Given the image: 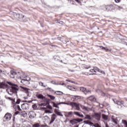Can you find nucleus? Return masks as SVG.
Returning a JSON list of instances; mask_svg holds the SVG:
<instances>
[{
	"mask_svg": "<svg viewBox=\"0 0 127 127\" xmlns=\"http://www.w3.org/2000/svg\"><path fill=\"white\" fill-rule=\"evenodd\" d=\"M84 124H85V125H89V126H91L92 127H93L94 123H92L91 121L87 120V121H84L83 122Z\"/></svg>",
	"mask_w": 127,
	"mask_h": 127,
	"instance_id": "2eb2a0df",
	"label": "nucleus"
},
{
	"mask_svg": "<svg viewBox=\"0 0 127 127\" xmlns=\"http://www.w3.org/2000/svg\"><path fill=\"white\" fill-rule=\"evenodd\" d=\"M77 104L78 103H76L75 102H70V103L66 104V105L71 106V107H72V108H73V107H76V106H77Z\"/></svg>",
	"mask_w": 127,
	"mask_h": 127,
	"instance_id": "aec40b11",
	"label": "nucleus"
},
{
	"mask_svg": "<svg viewBox=\"0 0 127 127\" xmlns=\"http://www.w3.org/2000/svg\"><path fill=\"white\" fill-rule=\"evenodd\" d=\"M80 90L81 91V92H83L85 95L88 94V93H91V91L90 90H86V89L83 87H80Z\"/></svg>",
	"mask_w": 127,
	"mask_h": 127,
	"instance_id": "1a4fd4ad",
	"label": "nucleus"
},
{
	"mask_svg": "<svg viewBox=\"0 0 127 127\" xmlns=\"http://www.w3.org/2000/svg\"><path fill=\"white\" fill-rule=\"evenodd\" d=\"M36 97L38 98V99H40V100H43V99H45V97H44L42 94H37L36 95Z\"/></svg>",
	"mask_w": 127,
	"mask_h": 127,
	"instance_id": "f3484780",
	"label": "nucleus"
},
{
	"mask_svg": "<svg viewBox=\"0 0 127 127\" xmlns=\"http://www.w3.org/2000/svg\"><path fill=\"white\" fill-rule=\"evenodd\" d=\"M54 112L55 114H56V115H57L58 116H60V117H63V115L61 112H60V110L57 109H55Z\"/></svg>",
	"mask_w": 127,
	"mask_h": 127,
	"instance_id": "ddd939ff",
	"label": "nucleus"
},
{
	"mask_svg": "<svg viewBox=\"0 0 127 127\" xmlns=\"http://www.w3.org/2000/svg\"><path fill=\"white\" fill-rule=\"evenodd\" d=\"M65 117H66V118H69V116L73 115V112L70 111L69 112H65Z\"/></svg>",
	"mask_w": 127,
	"mask_h": 127,
	"instance_id": "393cba45",
	"label": "nucleus"
},
{
	"mask_svg": "<svg viewBox=\"0 0 127 127\" xmlns=\"http://www.w3.org/2000/svg\"><path fill=\"white\" fill-rule=\"evenodd\" d=\"M52 104L53 107H54L55 108H57L58 109H59V106H59V104H58L59 103H56L54 102H52Z\"/></svg>",
	"mask_w": 127,
	"mask_h": 127,
	"instance_id": "4be33fe9",
	"label": "nucleus"
},
{
	"mask_svg": "<svg viewBox=\"0 0 127 127\" xmlns=\"http://www.w3.org/2000/svg\"><path fill=\"white\" fill-rule=\"evenodd\" d=\"M58 23H60V24H63V21H61L60 22H58Z\"/></svg>",
	"mask_w": 127,
	"mask_h": 127,
	"instance_id": "4d7b16f0",
	"label": "nucleus"
},
{
	"mask_svg": "<svg viewBox=\"0 0 127 127\" xmlns=\"http://www.w3.org/2000/svg\"><path fill=\"white\" fill-rule=\"evenodd\" d=\"M45 119L46 120H50V118L48 116H45Z\"/></svg>",
	"mask_w": 127,
	"mask_h": 127,
	"instance_id": "8fccbe9b",
	"label": "nucleus"
},
{
	"mask_svg": "<svg viewBox=\"0 0 127 127\" xmlns=\"http://www.w3.org/2000/svg\"><path fill=\"white\" fill-rule=\"evenodd\" d=\"M59 93H62V92L59 91L56 92V94H57V95H60V94H59Z\"/></svg>",
	"mask_w": 127,
	"mask_h": 127,
	"instance_id": "49530a36",
	"label": "nucleus"
},
{
	"mask_svg": "<svg viewBox=\"0 0 127 127\" xmlns=\"http://www.w3.org/2000/svg\"><path fill=\"white\" fill-rule=\"evenodd\" d=\"M95 127H101V126H100L99 125H97L95 126Z\"/></svg>",
	"mask_w": 127,
	"mask_h": 127,
	"instance_id": "13d9d810",
	"label": "nucleus"
},
{
	"mask_svg": "<svg viewBox=\"0 0 127 127\" xmlns=\"http://www.w3.org/2000/svg\"><path fill=\"white\" fill-rule=\"evenodd\" d=\"M11 117H12V115L11 114L9 113H7L4 116V119L6 121H10L11 120Z\"/></svg>",
	"mask_w": 127,
	"mask_h": 127,
	"instance_id": "39448f33",
	"label": "nucleus"
},
{
	"mask_svg": "<svg viewBox=\"0 0 127 127\" xmlns=\"http://www.w3.org/2000/svg\"><path fill=\"white\" fill-rule=\"evenodd\" d=\"M115 2L119 3L121 1V0H115Z\"/></svg>",
	"mask_w": 127,
	"mask_h": 127,
	"instance_id": "6e6d98bb",
	"label": "nucleus"
},
{
	"mask_svg": "<svg viewBox=\"0 0 127 127\" xmlns=\"http://www.w3.org/2000/svg\"><path fill=\"white\" fill-rule=\"evenodd\" d=\"M40 106H44V104L42 103V104H41L40 105Z\"/></svg>",
	"mask_w": 127,
	"mask_h": 127,
	"instance_id": "69168bd1",
	"label": "nucleus"
},
{
	"mask_svg": "<svg viewBox=\"0 0 127 127\" xmlns=\"http://www.w3.org/2000/svg\"><path fill=\"white\" fill-rule=\"evenodd\" d=\"M8 84L10 86H11L9 88V91H7V89H6V91L7 92L8 95L10 96H12L13 94H17V92H18V86L17 84H13L11 82H0V89H5V88H7L8 87Z\"/></svg>",
	"mask_w": 127,
	"mask_h": 127,
	"instance_id": "f257e3e1",
	"label": "nucleus"
},
{
	"mask_svg": "<svg viewBox=\"0 0 127 127\" xmlns=\"http://www.w3.org/2000/svg\"><path fill=\"white\" fill-rule=\"evenodd\" d=\"M89 99L91 102H96V98L93 95L89 96Z\"/></svg>",
	"mask_w": 127,
	"mask_h": 127,
	"instance_id": "6ab92c4d",
	"label": "nucleus"
},
{
	"mask_svg": "<svg viewBox=\"0 0 127 127\" xmlns=\"http://www.w3.org/2000/svg\"><path fill=\"white\" fill-rule=\"evenodd\" d=\"M21 108L24 111H26V110H29V104L27 103H23L21 105Z\"/></svg>",
	"mask_w": 127,
	"mask_h": 127,
	"instance_id": "423d86ee",
	"label": "nucleus"
},
{
	"mask_svg": "<svg viewBox=\"0 0 127 127\" xmlns=\"http://www.w3.org/2000/svg\"><path fill=\"white\" fill-rule=\"evenodd\" d=\"M48 97H49V98H50L52 100H54L55 99V97H54V96L48 94L47 95Z\"/></svg>",
	"mask_w": 127,
	"mask_h": 127,
	"instance_id": "7c9ffc66",
	"label": "nucleus"
},
{
	"mask_svg": "<svg viewBox=\"0 0 127 127\" xmlns=\"http://www.w3.org/2000/svg\"><path fill=\"white\" fill-rule=\"evenodd\" d=\"M20 125L17 124H14L12 126V127H20Z\"/></svg>",
	"mask_w": 127,
	"mask_h": 127,
	"instance_id": "e433bc0d",
	"label": "nucleus"
},
{
	"mask_svg": "<svg viewBox=\"0 0 127 127\" xmlns=\"http://www.w3.org/2000/svg\"><path fill=\"white\" fill-rule=\"evenodd\" d=\"M122 122H123V123L124 124V125H125V127H127V121L123 120Z\"/></svg>",
	"mask_w": 127,
	"mask_h": 127,
	"instance_id": "4c0bfd02",
	"label": "nucleus"
},
{
	"mask_svg": "<svg viewBox=\"0 0 127 127\" xmlns=\"http://www.w3.org/2000/svg\"><path fill=\"white\" fill-rule=\"evenodd\" d=\"M39 85L40 86H42V87H44V88H45V86L43 85V83L40 82H39Z\"/></svg>",
	"mask_w": 127,
	"mask_h": 127,
	"instance_id": "37998d69",
	"label": "nucleus"
},
{
	"mask_svg": "<svg viewBox=\"0 0 127 127\" xmlns=\"http://www.w3.org/2000/svg\"><path fill=\"white\" fill-rule=\"evenodd\" d=\"M4 98H5V99H6L7 100H9L10 101H13L14 103L15 102V99L11 98L6 95H5Z\"/></svg>",
	"mask_w": 127,
	"mask_h": 127,
	"instance_id": "412c9836",
	"label": "nucleus"
},
{
	"mask_svg": "<svg viewBox=\"0 0 127 127\" xmlns=\"http://www.w3.org/2000/svg\"><path fill=\"white\" fill-rule=\"evenodd\" d=\"M20 115V116H22V117H24V116H26V113H25V112L21 111Z\"/></svg>",
	"mask_w": 127,
	"mask_h": 127,
	"instance_id": "c756f323",
	"label": "nucleus"
},
{
	"mask_svg": "<svg viewBox=\"0 0 127 127\" xmlns=\"http://www.w3.org/2000/svg\"><path fill=\"white\" fill-rule=\"evenodd\" d=\"M94 72H99L100 73H103V72H104L101 70L99 68H98L97 67H94Z\"/></svg>",
	"mask_w": 127,
	"mask_h": 127,
	"instance_id": "bb28decb",
	"label": "nucleus"
},
{
	"mask_svg": "<svg viewBox=\"0 0 127 127\" xmlns=\"http://www.w3.org/2000/svg\"><path fill=\"white\" fill-rule=\"evenodd\" d=\"M45 113L46 114H52V112L50 110H46Z\"/></svg>",
	"mask_w": 127,
	"mask_h": 127,
	"instance_id": "a19ab883",
	"label": "nucleus"
},
{
	"mask_svg": "<svg viewBox=\"0 0 127 127\" xmlns=\"http://www.w3.org/2000/svg\"><path fill=\"white\" fill-rule=\"evenodd\" d=\"M38 84L37 83H35L32 85V87L34 89H36V88H37V86H38Z\"/></svg>",
	"mask_w": 127,
	"mask_h": 127,
	"instance_id": "473e14b6",
	"label": "nucleus"
},
{
	"mask_svg": "<svg viewBox=\"0 0 127 127\" xmlns=\"http://www.w3.org/2000/svg\"><path fill=\"white\" fill-rule=\"evenodd\" d=\"M80 107L81 108V109H82V110H84L85 111H87V112L90 111V110H91L90 108L88 107L84 106L79 103H77L75 106L76 110H77V111H80Z\"/></svg>",
	"mask_w": 127,
	"mask_h": 127,
	"instance_id": "7ed1b4c3",
	"label": "nucleus"
},
{
	"mask_svg": "<svg viewBox=\"0 0 127 127\" xmlns=\"http://www.w3.org/2000/svg\"><path fill=\"white\" fill-rule=\"evenodd\" d=\"M44 127V125H41L40 123H35L32 125V127Z\"/></svg>",
	"mask_w": 127,
	"mask_h": 127,
	"instance_id": "dca6fc26",
	"label": "nucleus"
},
{
	"mask_svg": "<svg viewBox=\"0 0 127 127\" xmlns=\"http://www.w3.org/2000/svg\"><path fill=\"white\" fill-rule=\"evenodd\" d=\"M30 119H34L36 117V114L34 111H30L28 114Z\"/></svg>",
	"mask_w": 127,
	"mask_h": 127,
	"instance_id": "0eeeda50",
	"label": "nucleus"
},
{
	"mask_svg": "<svg viewBox=\"0 0 127 127\" xmlns=\"http://www.w3.org/2000/svg\"><path fill=\"white\" fill-rule=\"evenodd\" d=\"M20 88H21V89H22V90L25 91L26 93H28V91L30 90L29 89L23 86H20Z\"/></svg>",
	"mask_w": 127,
	"mask_h": 127,
	"instance_id": "5701e85b",
	"label": "nucleus"
},
{
	"mask_svg": "<svg viewBox=\"0 0 127 127\" xmlns=\"http://www.w3.org/2000/svg\"><path fill=\"white\" fill-rule=\"evenodd\" d=\"M113 122H114V123H115V124H116V125H117V124H118L117 121H115V120H113Z\"/></svg>",
	"mask_w": 127,
	"mask_h": 127,
	"instance_id": "bf43d9fd",
	"label": "nucleus"
},
{
	"mask_svg": "<svg viewBox=\"0 0 127 127\" xmlns=\"http://www.w3.org/2000/svg\"><path fill=\"white\" fill-rule=\"evenodd\" d=\"M32 108L34 109V110H36L37 109V105L36 104H34L32 105Z\"/></svg>",
	"mask_w": 127,
	"mask_h": 127,
	"instance_id": "58836bf2",
	"label": "nucleus"
},
{
	"mask_svg": "<svg viewBox=\"0 0 127 127\" xmlns=\"http://www.w3.org/2000/svg\"><path fill=\"white\" fill-rule=\"evenodd\" d=\"M66 82H69L70 83H75V82L72 81V80H66Z\"/></svg>",
	"mask_w": 127,
	"mask_h": 127,
	"instance_id": "de8ad7c7",
	"label": "nucleus"
},
{
	"mask_svg": "<svg viewBox=\"0 0 127 127\" xmlns=\"http://www.w3.org/2000/svg\"><path fill=\"white\" fill-rule=\"evenodd\" d=\"M59 85H62V86H64V85H65V83H59Z\"/></svg>",
	"mask_w": 127,
	"mask_h": 127,
	"instance_id": "052dcab7",
	"label": "nucleus"
},
{
	"mask_svg": "<svg viewBox=\"0 0 127 127\" xmlns=\"http://www.w3.org/2000/svg\"><path fill=\"white\" fill-rule=\"evenodd\" d=\"M101 112L95 113L94 115H92V117L97 121H100L101 120Z\"/></svg>",
	"mask_w": 127,
	"mask_h": 127,
	"instance_id": "20e7f679",
	"label": "nucleus"
},
{
	"mask_svg": "<svg viewBox=\"0 0 127 127\" xmlns=\"http://www.w3.org/2000/svg\"><path fill=\"white\" fill-rule=\"evenodd\" d=\"M28 103H32V101H27Z\"/></svg>",
	"mask_w": 127,
	"mask_h": 127,
	"instance_id": "e2e57ef3",
	"label": "nucleus"
},
{
	"mask_svg": "<svg viewBox=\"0 0 127 127\" xmlns=\"http://www.w3.org/2000/svg\"><path fill=\"white\" fill-rule=\"evenodd\" d=\"M102 119L104 120V121H107L108 120V119H109V116L105 114H102Z\"/></svg>",
	"mask_w": 127,
	"mask_h": 127,
	"instance_id": "b1692460",
	"label": "nucleus"
},
{
	"mask_svg": "<svg viewBox=\"0 0 127 127\" xmlns=\"http://www.w3.org/2000/svg\"><path fill=\"white\" fill-rule=\"evenodd\" d=\"M99 107L100 108H104V105L102 104H99Z\"/></svg>",
	"mask_w": 127,
	"mask_h": 127,
	"instance_id": "3c124183",
	"label": "nucleus"
},
{
	"mask_svg": "<svg viewBox=\"0 0 127 127\" xmlns=\"http://www.w3.org/2000/svg\"><path fill=\"white\" fill-rule=\"evenodd\" d=\"M75 122H76V120H75V119H73L70 121V124H71V125H75Z\"/></svg>",
	"mask_w": 127,
	"mask_h": 127,
	"instance_id": "f704fd0d",
	"label": "nucleus"
},
{
	"mask_svg": "<svg viewBox=\"0 0 127 127\" xmlns=\"http://www.w3.org/2000/svg\"><path fill=\"white\" fill-rule=\"evenodd\" d=\"M74 115H76V116H78V117H79L80 118H84V115L83 114H80L79 112H74Z\"/></svg>",
	"mask_w": 127,
	"mask_h": 127,
	"instance_id": "a211bd4d",
	"label": "nucleus"
},
{
	"mask_svg": "<svg viewBox=\"0 0 127 127\" xmlns=\"http://www.w3.org/2000/svg\"><path fill=\"white\" fill-rule=\"evenodd\" d=\"M30 127V126H24V127Z\"/></svg>",
	"mask_w": 127,
	"mask_h": 127,
	"instance_id": "774afa93",
	"label": "nucleus"
},
{
	"mask_svg": "<svg viewBox=\"0 0 127 127\" xmlns=\"http://www.w3.org/2000/svg\"><path fill=\"white\" fill-rule=\"evenodd\" d=\"M105 8L108 11L113 10L114 8V6L112 4L107 5V6H106Z\"/></svg>",
	"mask_w": 127,
	"mask_h": 127,
	"instance_id": "9b49d317",
	"label": "nucleus"
},
{
	"mask_svg": "<svg viewBox=\"0 0 127 127\" xmlns=\"http://www.w3.org/2000/svg\"><path fill=\"white\" fill-rule=\"evenodd\" d=\"M20 113H21L20 111H16L15 112V115H20Z\"/></svg>",
	"mask_w": 127,
	"mask_h": 127,
	"instance_id": "c03bdc74",
	"label": "nucleus"
},
{
	"mask_svg": "<svg viewBox=\"0 0 127 127\" xmlns=\"http://www.w3.org/2000/svg\"><path fill=\"white\" fill-rule=\"evenodd\" d=\"M67 104L68 103H65V102H60L58 104V105H61V104H64V105H67Z\"/></svg>",
	"mask_w": 127,
	"mask_h": 127,
	"instance_id": "79ce46f5",
	"label": "nucleus"
},
{
	"mask_svg": "<svg viewBox=\"0 0 127 127\" xmlns=\"http://www.w3.org/2000/svg\"><path fill=\"white\" fill-rule=\"evenodd\" d=\"M75 122H77L78 123H81V122H83V119H75Z\"/></svg>",
	"mask_w": 127,
	"mask_h": 127,
	"instance_id": "2f4dec72",
	"label": "nucleus"
},
{
	"mask_svg": "<svg viewBox=\"0 0 127 127\" xmlns=\"http://www.w3.org/2000/svg\"><path fill=\"white\" fill-rule=\"evenodd\" d=\"M14 17H15V18H16L17 19L22 20V21H23V22H25L27 20H26V19H24V15L17 14V13H14Z\"/></svg>",
	"mask_w": 127,
	"mask_h": 127,
	"instance_id": "f03ea898",
	"label": "nucleus"
},
{
	"mask_svg": "<svg viewBox=\"0 0 127 127\" xmlns=\"http://www.w3.org/2000/svg\"><path fill=\"white\" fill-rule=\"evenodd\" d=\"M47 108L50 110H52L53 109L52 106H51V105H48Z\"/></svg>",
	"mask_w": 127,
	"mask_h": 127,
	"instance_id": "a18cd8bd",
	"label": "nucleus"
},
{
	"mask_svg": "<svg viewBox=\"0 0 127 127\" xmlns=\"http://www.w3.org/2000/svg\"><path fill=\"white\" fill-rule=\"evenodd\" d=\"M73 97L75 98V100H80L81 99V97L79 96H73Z\"/></svg>",
	"mask_w": 127,
	"mask_h": 127,
	"instance_id": "c9c22d12",
	"label": "nucleus"
},
{
	"mask_svg": "<svg viewBox=\"0 0 127 127\" xmlns=\"http://www.w3.org/2000/svg\"><path fill=\"white\" fill-rule=\"evenodd\" d=\"M53 58L55 61H58L60 58H59V56H54Z\"/></svg>",
	"mask_w": 127,
	"mask_h": 127,
	"instance_id": "c85d7f7f",
	"label": "nucleus"
},
{
	"mask_svg": "<svg viewBox=\"0 0 127 127\" xmlns=\"http://www.w3.org/2000/svg\"><path fill=\"white\" fill-rule=\"evenodd\" d=\"M21 102V100L20 99H17V101L16 102V104H17L18 105L20 104V103Z\"/></svg>",
	"mask_w": 127,
	"mask_h": 127,
	"instance_id": "ea45409f",
	"label": "nucleus"
},
{
	"mask_svg": "<svg viewBox=\"0 0 127 127\" xmlns=\"http://www.w3.org/2000/svg\"><path fill=\"white\" fill-rule=\"evenodd\" d=\"M51 84H55H55H56V82L55 81H54V80L51 81Z\"/></svg>",
	"mask_w": 127,
	"mask_h": 127,
	"instance_id": "09e8293b",
	"label": "nucleus"
},
{
	"mask_svg": "<svg viewBox=\"0 0 127 127\" xmlns=\"http://www.w3.org/2000/svg\"><path fill=\"white\" fill-rule=\"evenodd\" d=\"M100 48H102V49H104V50H106L107 52H111V50L109 49L107 47L105 48L103 46H100Z\"/></svg>",
	"mask_w": 127,
	"mask_h": 127,
	"instance_id": "cd10ccee",
	"label": "nucleus"
},
{
	"mask_svg": "<svg viewBox=\"0 0 127 127\" xmlns=\"http://www.w3.org/2000/svg\"><path fill=\"white\" fill-rule=\"evenodd\" d=\"M114 103L116 104L117 105H118V106H122V105H124L125 104V102L124 101H115V100H113Z\"/></svg>",
	"mask_w": 127,
	"mask_h": 127,
	"instance_id": "f8f14e48",
	"label": "nucleus"
},
{
	"mask_svg": "<svg viewBox=\"0 0 127 127\" xmlns=\"http://www.w3.org/2000/svg\"><path fill=\"white\" fill-rule=\"evenodd\" d=\"M42 109H43V110H46V108H45V107H43V108H42Z\"/></svg>",
	"mask_w": 127,
	"mask_h": 127,
	"instance_id": "0e129e2a",
	"label": "nucleus"
},
{
	"mask_svg": "<svg viewBox=\"0 0 127 127\" xmlns=\"http://www.w3.org/2000/svg\"><path fill=\"white\" fill-rule=\"evenodd\" d=\"M56 118H57V116H56L55 114H53L52 115L51 117V121L50 122V125L54 123V121L56 120Z\"/></svg>",
	"mask_w": 127,
	"mask_h": 127,
	"instance_id": "9d476101",
	"label": "nucleus"
},
{
	"mask_svg": "<svg viewBox=\"0 0 127 127\" xmlns=\"http://www.w3.org/2000/svg\"><path fill=\"white\" fill-rule=\"evenodd\" d=\"M66 88H67V89H69V90H72V89H71V86L69 85L66 86Z\"/></svg>",
	"mask_w": 127,
	"mask_h": 127,
	"instance_id": "603ef678",
	"label": "nucleus"
},
{
	"mask_svg": "<svg viewBox=\"0 0 127 127\" xmlns=\"http://www.w3.org/2000/svg\"><path fill=\"white\" fill-rule=\"evenodd\" d=\"M90 72H92V73L94 72H95V69H94V68L90 69Z\"/></svg>",
	"mask_w": 127,
	"mask_h": 127,
	"instance_id": "864d4df0",
	"label": "nucleus"
},
{
	"mask_svg": "<svg viewBox=\"0 0 127 127\" xmlns=\"http://www.w3.org/2000/svg\"><path fill=\"white\" fill-rule=\"evenodd\" d=\"M21 83H22V84H23V85H28V84H29V81H28V80L24 78L21 81Z\"/></svg>",
	"mask_w": 127,
	"mask_h": 127,
	"instance_id": "4468645a",
	"label": "nucleus"
},
{
	"mask_svg": "<svg viewBox=\"0 0 127 127\" xmlns=\"http://www.w3.org/2000/svg\"><path fill=\"white\" fill-rule=\"evenodd\" d=\"M16 75H17V73H16V72H15L13 70L10 71V74H9V76L10 77V78H12V79H14Z\"/></svg>",
	"mask_w": 127,
	"mask_h": 127,
	"instance_id": "6e6552de",
	"label": "nucleus"
},
{
	"mask_svg": "<svg viewBox=\"0 0 127 127\" xmlns=\"http://www.w3.org/2000/svg\"><path fill=\"white\" fill-rule=\"evenodd\" d=\"M117 8L119 10L122 9V8H123V7L120 6H117Z\"/></svg>",
	"mask_w": 127,
	"mask_h": 127,
	"instance_id": "5fc2aeb1",
	"label": "nucleus"
},
{
	"mask_svg": "<svg viewBox=\"0 0 127 127\" xmlns=\"http://www.w3.org/2000/svg\"><path fill=\"white\" fill-rule=\"evenodd\" d=\"M16 108L17 110L18 111H19V112H21V109L20 107L19 106V105H16Z\"/></svg>",
	"mask_w": 127,
	"mask_h": 127,
	"instance_id": "72a5a7b5",
	"label": "nucleus"
},
{
	"mask_svg": "<svg viewBox=\"0 0 127 127\" xmlns=\"http://www.w3.org/2000/svg\"><path fill=\"white\" fill-rule=\"evenodd\" d=\"M106 127H109V125H108V124H105Z\"/></svg>",
	"mask_w": 127,
	"mask_h": 127,
	"instance_id": "680f3d73",
	"label": "nucleus"
},
{
	"mask_svg": "<svg viewBox=\"0 0 127 127\" xmlns=\"http://www.w3.org/2000/svg\"><path fill=\"white\" fill-rule=\"evenodd\" d=\"M84 120H92V117L89 115H85V117H84Z\"/></svg>",
	"mask_w": 127,
	"mask_h": 127,
	"instance_id": "a878e982",
	"label": "nucleus"
},
{
	"mask_svg": "<svg viewBox=\"0 0 127 127\" xmlns=\"http://www.w3.org/2000/svg\"><path fill=\"white\" fill-rule=\"evenodd\" d=\"M23 99H25V100H26V99H27V97H24Z\"/></svg>",
	"mask_w": 127,
	"mask_h": 127,
	"instance_id": "338daca9",
	"label": "nucleus"
}]
</instances>
